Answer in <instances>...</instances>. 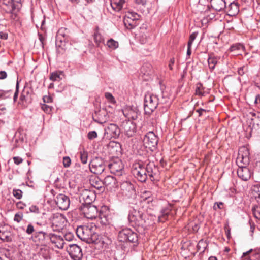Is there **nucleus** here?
Instances as JSON below:
<instances>
[{
    "label": "nucleus",
    "mask_w": 260,
    "mask_h": 260,
    "mask_svg": "<svg viewBox=\"0 0 260 260\" xmlns=\"http://www.w3.org/2000/svg\"><path fill=\"white\" fill-rule=\"evenodd\" d=\"M229 15L230 16H235L239 12L238 6L235 3H231L229 7Z\"/></svg>",
    "instance_id": "obj_29"
},
{
    "label": "nucleus",
    "mask_w": 260,
    "mask_h": 260,
    "mask_svg": "<svg viewBox=\"0 0 260 260\" xmlns=\"http://www.w3.org/2000/svg\"><path fill=\"white\" fill-rule=\"evenodd\" d=\"M108 166L111 172L113 174L120 172L124 168L122 162L117 158L109 163Z\"/></svg>",
    "instance_id": "obj_20"
},
{
    "label": "nucleus",
    "mask_w": 260,
    "mask_h": 260,
    "mask_svg": "<svg viewBox=\"0 0 260 260\" xmlns=\"http://www.w3.org/2000/svg\"><path fill=\"white\" fill-rule=\"evenodd\" d=\"M170 212L171 209L170 207L166 208L161 210V215L158 217L159 221L162 222H165L167 219Z\"/></svg>",
    "instance_id": "obj_27"
},
{
    "label": "nucleus",
    "mask_w": 260,
    "mask_h": 260,
    "mask_svg": "<svg viewBox=\"0 0 260 260\" xmlns=\"http://www.w3.org/2000/svg\"><path fill=\"white\" fill-rule=\"evenodd\" d=\"M74 238L73 234L71 232L67 233L64 235V238L67 241H71Z\"/></svg>",
    "instance_id": "obj_52"
},
{
    "label": "nucleus",
    "mask_w": 260,
    "mask_h": 260,
    "mask_svg": "<svg viewBox=\"0 0 260 260\" xmlns=\"http://www.w3.org/2000/svg\"><path fill=\"white\" fill-rule=\"evenodd\" d=\"M122 194L128 198H134L136 196L134 185L129 181H124L120 185Z\"/></svg>",
    "instance_id": "obj_11"
},
{
    "label": "nucleus",
    "mask_w": 260,
    "mask_h": 260,
    "mask_svg": "<svg viewBox=\"0 0 260 260\" xmlns=\"http://www.w3.org/2000/svg\"><path fill=\"white\" fill-rule=\"evenodd\" d=\"M82 210L84 216L88 219H94L99 216L100 222L103 224H107L109 223L108 216L102 212L98 213V210L96 206L93 205H87L83 206Z\"/></svg>",
    "instance_id": "obj_5"
},
{
    "label": "nucleus",
    "mask_w": 260,
    "mask_h": 260,
    "mask_svg": "<svg viewBox=\"0 0 260 260\" xmlns=\"http://www.w3.org/2000/svg\"><path fill=\"white\" fill-rule=\"evenodd\" d=\"M146 68L150 70V65L148 63L144 64L142 66V67L141 68V73L144 74V75H145L146 74H148V73H147V70H146Z\"/></svg>",
    "instance_id": "obj_51"
},
{
    "label": "nucleus",
    "mask_w": 260,
    "mask_h": 260,
    "mask_svg": "<svg viewBox=\"0 0 260 260\" xmlns=\"http://www.w3.org/2000/svg\"><path fill=\"white\" fill-rule=\"evenodd\" d=\"M116 183V178L112 176H107L104 179L103 184L106 186L114 187Z\"/></svg>",
    "instance_id": "obj_26"
},
{
    "label": "nucleus",
    "mask_w": 260,
    "mask_h": 260,
    "mask_svg": "<svg viewBox=\"0 0 260 260\" xmlns=\"http://www.w3.org/2000/svg\"><path fill=\"white\" fill-rule=\"evenodd\" d=\"M97 137L98 134L95 131H90L87 134V137L89 140H93Z\"/></svg>",
    "instance_id": "obj_50"
},
{
    "label": "nucleus",
    "mask_w": 260,
    "mask_h": 260,
    "mask_svg": "<svg viewBox=\"0 0 260 260\" xmlns=\"http://www.w3.org/2000/svg\"><path fill=\"white\" fill-rule=\"evenodd\" d=\"M61 74V72H53L50 75V79L53 81H59L61 79V78L60 77Z\"/></svg>",
    "instance_id": "obj_39"
},
{
    "label": "nucleus",
    "mask_w": 260,
    "mask_h": 260,
    "mask_svg": "<svg viewBox=\"0 0 260 260\" xmlns=\"http://www.w3.org/2000/svg\"><path fill=\"white\" fill-rule=\"evenodd\" d=\"M67 39V38L64 36H62L59 31L56 37V44L58 45V43H63L66 44Z\"/></svg>",
    "instance_id": "obj_40"
},
{
    "label": "nucleus",
    "mask_w": 260,
    "mask_h": 260,
    "mask_svg": "<svg viewBox=\"0 0 260 260\" xmlns=\"http://www.w3.org/2000/svg\"><path fill=\"white\" fill-rule=\"evenodd\" d=\"M105 97L106 98V99L108 101L109 103L113 104L116 103L115 99L111 93L105 92Z\"/></svg>",
    "instance_id": "obj_41"
},
{
    "label": "nucleus",
    "mask_w": 260,
    "mask_h": 260,
    "mask_svg": "<svg viewBox=\"0 0 260 260\" xmlns=\"http://www.w3.org/2000/svg\"><path fill=\"white\" fill-rule=\"evenodd\" d=\"M53 231H59L64 225V218L61 214L54 215L51 219Z\"/></svg>",
    "instance_id": "obj_16"
},
{
    "label": "nucleus",
    "mask_w": 260,
    "mask_h": 260,
    "mask_svg": "<svg viewBox=\"0 0 260 260\" xmlns=\"http://www.w3.org/2000/svg\"><path fill=\"white\" fill-rule=\"evenodd\" d=\"M209 5L202 4V3L198 2V5L197 6V10L198 12L200 13H203L204 12H206L208 10Z\"/></svg>",
    "instance_id": "obj_32"
},
{
    "label": "nucleus",
    "mask_w": 260,
    "mask_h": 260,
    "mask_svg": "<svg viewBox=\"0 0 260 260\" xmlns=\"http://www.w3.org/2000/svg\"><path fill=\"white\" fill-rule=\"evenodd\" d=\"M12 93V91L11 90H0V99L5 100L8 98H10Z\"/></svg>",
    "instance_id": "obj_34"
},
{
    "label": "nucleus",
    "mask_w": 260,
    "mask_h": 260,
    "mask_svg": "<svg viewBox=\"0 0 260 260\" xmlns=\"http://www.w3.org/2000/svg\"><path fill=\"white\" fill-rule=\"evenodd\" d=\"M123 22L126 28L129 29H133L137 25L136 21L125 18L124 19Z\"/></svg>",
    "instance_id": "obj_30"
},
{
    "label": "nucleus",
    "mask_w": 260,
    "mask_h": 260,
    "mask_svg": "<svg viewBox=\"0 0 260 260\" xmlns=\"http://www.w3.org/2000/svg\"><path fill=\"white\" fill-rule=\"evenodd\" d=\"M120 134V130L118 126L113 123H111L105 129L104 136L107 139L119 137Z\"/></svg>",
    "instance_id": "obj_15"
},
{
    "label": "nucleus",
    "mask_w": 260,
    "mask_h": 260,
    "mask_svg": "<svg viewBox=\"0 0 260 260\" xmlns=\"http://www.w3.org/2000/svg\"><path fill=\"white\" fill-rule=\"evenodd\" d=\"M90 171L95 174H101L105 170L106 164L104 160L100 157L93 158L90 162Z\"/></svg>",
    "instance_id": "obj_9"
},
{
    "label": "nucleus",
    "mask_w": 260,
    "mask_h": 260,
    "mask_svg": "<svg viewBox=\"0 0 260 260\" xmlns=\"http://www.w3.org/2000/svg\"><path fill=\"white\" fill-rule=\"evenodd\" d=\"M125 0H111L110 5L114 11L119 12L123 8Z\"/></svg>",
    "instance_id": "obj_25"
},
{
    "label": "nucleus",
    "mask_w": 260,
    "mask_h": 260,
    "mask_svg": "<svg viewBox=\"0 0 260 260\" xmlns=\"http://www.w3.org/2000/svg\"><path fill=\"white\" fill-rule=\"evenodd\" d=\"M66 249L72 259L81 260L83 256L82 249L77 244H70Z\"/></svg>",
    "instance_id": "obj_13"
},
{
    "label": "nucleus",
    "mask_w": 260,
    "mask_h": 260,
    "mask_svg": "<svg viewBox=\"0 0 260 260\" xmlns=\"http://www.w3.org/2000/svg\"><path fill=\"white\" fill-rule=\"evenodd\" d=\"M43 101H44V102L45 103H50L52 102V98L51 97H50L49 96H47V95H45V96H43Z\"/></svg>",
    "instance_id": "obj_61"
},
{
    "label": "nucleus",
    "mask_w": 260,
    "mask_h": 260,
    "mask_svg": "<svg viewBox=\"0 0 260 260\" xmlns=\"http://www.w3.org/2000/svg\"><path fill=\"white\" fill-rule=\"evenodd\" d=\"M158 138L152 131L148 132L143 138L144 145L153 151L156 149L158 142Z\"/></svg>",
    "instance_id": "obj_8"
},
{
    "label": "nucleus",
    "mask_w": 260,
    "mask_h": 260,
    "mask_svg": "<svg viewBox=\"0 0 260 260\" xmlns=\"http://www.w3.org/2000/svg\"><path fill=\"white\" fill-rule=\"evenodd\" d=\"M212 8L217 11H221L226 7L224 0H210Z\"/></svg>",
    "instance_id": "obj_23"
},
{
    "label": "nucleus",
    "mask_w": 260,
    "mask_h": 260,
    "mask_svg": "<svg viewBox=\"0 0 260 260\" xmlns=\"http://www.w3.org/2000/svg\"><path fill=\"white\" fill-rule=\"evenodd\" d=\"M29 211L36 214L39 213V209L38 207L32 205L29 208Z\"/></svg>",
    "instance_id": "obj_55"
},
{
    "label": "nucleus",
    "mask_w": 260,
    "mask_h": 260,
    "mask_svg": "<svg viewBox=\"0 0 260 260\" xmlns=\"http://www.w3.org/2000/svg\"><path fill=\"white\" fill-rule=\"evenodd\" d=\"M195 39V32H192L189 38V40L187 44V55L189 56L191 54V47L193 43L194 40Z\"/></svg>",
    "instance_id": "obj_31"
},
{
    "label": "nucleus",
    "mask_w": 260,
    "mask_h": 260,
    "mask_svg": "<svg viewBox=\"0 0 260 260\" xmlns=\"http://www.w3.org/2000/svg\"><path fill=\"white\" fill-rule=\"evenodd\" d=\"M0 38L4 40H6L8 38V34L3 32H0Z\"/></svg>",
    "instance_id": "obj_62"
},
{
    "label": "nucleus",
    "mask_w": 260,
    "mask_h": 260,
    "mask_svg": "<svg viewBox=\"0 0 260 260\" xmlns=\"http://www.w3.org/2000/svg\"><path fill=\"white\" fill-rule=\"evenodd\" d=\"M108 108H102L95 111L92 115L93 120L100 124L105 123L109 119Z\"/></svg>",
    "instance_id": "obj_14"
},
{
    "label": "nucleus",
    "mask_w": 260,
    "mask_h": 260,
    "mask_svg": "<svg viewBox=\"0 0 260 260\" xmlns=\"http://www.w3.org/2000/svg\"><path fill=\"white\" fill-rule=\"evenodd\" d=\"M146 215L142 211L133 209L129 212L128 219L132 226L144 229L146 226Z\"/></svg>",
    "instance_id": "obj_4"
},
{
    "label": "nucleus",
    "mask_w": 260,
    "mask_h": 260,
    "mask_svg": "<svg viewBox=\"0 0 260 260\" xmlns=\"http://www.w3.org/2000/svg\"><path fill=\"white\" fill-rule=\"evenodd\" d=\"M120 144L119 143H116L114 142H111L109 145V148H115L116 149V151H117V149H119L120 148Z\"/></svg>",
    "instance_id": "obj_56"
},
{
    "label": "nucleus",
    "mask_w": 260,
    "mask_h": 260,
    "mask_svg": "<svg viewBox=\"0 0 260 260\" xmlns=\"http://www.w3.org/2000/svg\"><path fill=\"white\" fill-rule=\"evenodd\" d=\"M158 105V99L156 95L151 93L145 94L144 98V109L147 114H150Z\"/></svg>",
    "instance_id": "obj_6"
},
{
    "label": "nucleus",
    "mask_w": 260,
    "mask_h": 260,
    "mask_svg": "<svg viewBox=\"0 0 260 260\" xmlns=\"http://www.w3.org/2000/svg\"><path fill=\"white\" fill-rule=\"evenodd\" d=\"M243 152L244 153H245V157H243V156L242 157L238 156L237 163L238 165H240V164H241L243 166H246L249 164V152L248 150L245 148L244 149Z\"/></svg>",
    "instance_id": "obj_24"
},
{
    "label": "nucleus",
    "mask_w": 260,
    "mask_h": 260,
    "mask_svg": "<svg viewBox=\"0 0 260 260\" xmlns=\"http://www.w3.org/2000/svg\"><path fill=\"white\" fill-rule=\"evenodd\" d=\"M158 169L153 161L149 160L145 162L138 161L132 165V173L140 182H145L149 177L151 181L154 180V176Z\"/></svg>",
    "instance_id": "obj_2"
},
{
    "label": "nucleus",
    "mask_w": 260,
    "mask_h": 260,
    "mask_svg": "<svg viewBox=\"0 0 260 260\" xmlns=\"http://www.w3.org/2000/svg\"><path fill=\"white\" fill-rule=\"evenodd\" d=\"M239 168L237 170V175L238 177L243 181L248 180L251 175L250 170L246 166H243L242 165H238Z\"/></svg>",
    "instance_id": "obj_19"
},
{
    "label": "nucleus",
    "mask_w": 260,
    "mask_h": 260,
    "mask_svg": "<svg viewBox=\"0 0 260 260\" xmlns=\"http://www.w3.org/2000/svg\"><path fill=\"white\" fill-rule=\"evenodd\" d=\"M244 46L241 44H236L231 46L230 51H234L235 50H238L243 49Z\"/></svg>",
    "instance_id": "obj_46"
},
{
    "label": "nucleus",
    "mask_w": 260,
    "mask_h": 260,
    "mask_svg": "<svg viewBox=\"0 0 260 260\" xmlns=\"http://www.w3.org/2000/svg\"><path fill=\"white\" fill-rule=\"evenodd\" d=\"M90 184L98 190L102 192L104 190L103 181L99 177H92L89 179Z\"/></svg>",
    "instance_id": "obj_21"
},
{
    "label": "nucleus",
    "mask_w": 260,
    "mask_h": 260,
    "mask_svg": "<svg viewBox=\"0 0 260 260\" xmlns=\"http://www.w3.org/2000/svg\"><path fill=\"white\" fill-rule=\"evenodd\" d=\"M196 112L198 113L199 116H200L203 114V113H206V111L203 109H199L196 110Z\"/></svg>",
    "instance_id": "obj_63"
},
{
    "label": "nucleus",
    "mask_w": 260,
    "mask_h": 260,
    "mask_svg": "<svg viewBox=\"0 0 260 260\" xmlns=\"http://www.w3.org/2000/svg\"><path fill=\"white\" fill-rule=\"evenodd\" d=\"M247 66H243L238 69V73L240 76H243L248 71Z\"/></svg>",
    "instance_id": "obj_44"
},
{
    "label": "nucleus",
    "mask_w": 260,
    "mask_h": 260,
    "mask_svg": "<svg viewBox=\"0 0 260 260\" xmlns=\"http://www.w3.org/2000/svg\"><path fill=\"white\" fill-rule=\"evenodd\" d=\"M93 37L94 42L98 46H99L101 43H103L104 38L101 35V34L99 32L97 31L95 32L93 35Z\"/></svg>",
    "instance_id": "obj_35"
},
{
    "label": "nucleus",
    "mask_w": 260,
    "mask_h": 260,
    "mask_svg": "<svg viewBox=\"0 0 260 260\" xmlns=\"http://www.w3.org/2000/svg\"><path fill=\"white\" fill-rule=\"evenodd\" d=\"M223 203L222 202H216L213 208L214 210H217L218 209H221L223 208Z\"/></svg>",
    "instance_id": "obj_54"
},
{
    "label": "nucleus",
    "mask_w": 260,
    "mask_h": 260,
    "mask_svg": "<svg viewBox=\"0 0 260 260\" xmlns=\"http://www.w3.org/2000/svg\"><path fill=\"white\" fill-rule=\"evenodd\" d=\"M26 206V204L22 202H19L16 204V207L19 209H23Z\"/></svg>",
    "instance_id": "obj_59"
},
{
    "label": "nucleus",
    "mask_w": 260,
    "mask_h": 260,
    "mask_svg": "<svg viewBox=\"0 0 260 260\" xmlns=\"http://www.w3.org/2000/svg\"><path fill=\"white\" fill-rule=\"evenodd\" d=\"M122 127L124 129L125 135L128 137H133L137 132L136 123L129 120H125L123 122Z\"/></svg>",
    "instance_id": "obj_17"
},
{
    "label": "nucleus",
    "mask_w": 260,
    "mask_h": 260,
    "mask_svg": "<svg viewBox=\"0 0 260 260\" xmlns=\"http://www.w3.org/2000/svg\"><path fill=\"white\" fill-rule=\"evenodd\" d=\"M14 0H4L1 2L2 8L7 13L16 15L19 11V5L14 3Z\"/></svg>",
    "instance_id": "obj_12"
},
{
    "label": "nucleus",
    "mask_w": 260,
    "mask_h": 260,
    "mask_svg": "<svg viewBox=\"0 0 260 260\" xmlns=\"http://www.w3.org/2000/svg\"><path fill=\"white\" fill-rule=\"evenodd\" d=\"M196 95L200 96H204L206 92L204 91V88L201 83H198L196 84Z\"/></svg>",
    "instance_id": "obj_33"
},
{
    "label": "nucleus",
    "mask_w": 260,
    "mask_h": 260,
    "mask_svg": "<svg viewBox=\"0 0 260 260\" xmlns=\"http://www.w3.org/2000/svg\"><path fill=\"white\" fill-rule=\"evenodd\" d=\"M123 114L128 119L135 120L138 118L139 110L137 108L129 107L123 111Z\"/></svg>",
    "instance_id": "obj_22"
},
{
    "label": "nucleus",
    "mask_w": 260,
    "mask_h": 260,
    "mask_svg": "<svg viewBox=\"0 0 260 260\" xmlns=\"http://www.w3.org/2000/svg\"><path fill=\"white\" fill-rule=\"evenodd\" d=\"M252 212L254 216L257 219L260 220V205H255L252 208Z\"/></svg>",
    "instance_id": "obj_38"
},
{
    "label": "nucleus",
    "mask_w": 260,
    "mask_h": 260,
    "mask_svg": "<svg viewBox=\"0 0 260 260\" xmlns=\"http://www.w3.org/2000/svg\"><path fill=\"white\" fill-rule=\"evenodd\" d=\"M55 203L59 209L66 210L70 205L69 198L63 194H59L55 199Z\"/></svg>",
    "instance_id": "obj_18"
},
{
    "label": "nucleus",
    "mask_w": 260,
    "mask_h": 260,
    "mask_svg": "<svg viewBox=\"0 0 260 260\" xmlns=\"http://www.w3.org/2000/svg\"><path fill=\"white\" fill-rule=\"evenodd\" d=\"M71 162V160L69 156H64L63 158V165L64 168L70 167Z\"/></svg>",
    "instance_id": "obj_47"
},
{
    "label": "nucleus",
    "mask_w": 260,
    "mask_h": 260,
    "mask_svg": "<svg viewBox=\"0 0 260 260\" xmlns=\"http://www.w3.org/2000/svg\"><path fill=\"white\" fill-rule=\"evenodd\" d=\"M18 93H19V81L17 80L16 85V90H15V92L14 93V95L13 96L14 102L16 101L17 98H18Z\"/></svg>",
    "instance_id": "obj_53"
},
{
    "label": "nucleus",
    "mask_w": 260,
    "mask_h": 260,
    "mask_svg": "<svg viewBox=\"0 0 260 260\" xmlns=\"http://www.w3.org/2000/svg\"><path fill=\"white\" fill-rule=\"evenodd\" d=\"M79 199L83 206L91 205L96 199V194L94 191L84 189L81 191Z\"/></svg>",
    "instance_id": "obj_10"
},
{
    "label": "nucleus",
    "mask_w": 260,
    "mask_h": 260,
    "mask_svg": "<svg viewBox=\"0 0 260 260\" xmlns=\"http://www.w3.org/2000/svg\"><path fill=\"white\" fill-rule=\"evenodd\" d=\"M174 62H175L174 58H171L169 61V67L170 70L173 69V66L174 65Z\"/></svg>",
    "instance_id": "obj_64"
},
{
    "label": "nucleus",
    "mask_w": 260,
    "mask_h": 260,
    "mask_svg": "<svg viewBox=\"0 0 260 260\" xmlns=\"http://www.w3.org/2000/svg\"><path fill=\"white\" fill-rule=\"evenodd\" d=\"M220 59V57L218 56H215L213 55H210L208 58V62L209 67L210 69L213 70L215 68L216 64Z\"/></svg>",
    "instance_id": "obj_28"
},
{
    "label": "nucleus",
    "mask_w": 260,
    "mask_h": 260,
    "mask_svg": "<svg viewBox=\"0 0 260 260\" xmlns=\"http://www.w3.org/2000/svg\"><path fill=\"white\" fill-rule=\"evenodd\" d=\"M80 159L83 164H85L87 162L88 154L86 152H81L80 153Z\"/></svg>",
    "instance_id": "obj_43"
},
{
    "label": "nucleus",
    "mask_w": 260,
    "mask_h": 260,
    "mask_svg": "<svg viewBox=\"0 0 260 260\" xmlns=\"http://www.w3.org/2000/svg\"><path fill=\"white\" fill-rule=\"evenodd\" d=\"M139 17L140 16L135 12H128L125 18L136 21L139 19Z\"/></svg>",
    "instance_id": "obj_37"
},
{
    "label": "nucleus",
    "mask_w": 260,
    "mask_h": 260,
    "mask_svg": "<svg viewBox=\"0 0 260 260\" xmlns=\"http://www.w3.org/2000/svg\"><path fill=\"white\" fill-rule=\"evenodd\" d=\"M97 226L94 223L78 226L76 229L78 237L82 240L89 243H97L99 241V235L96 232Z\"/></svg>",
    "instance_id": "obj_3"
},
{
    "label": "nucleus",
    "mask_w": 260,
    "mask_h": 260,
    "mask_svg": "<svg viewBox=\"0 0 260 260\" xmlns=\"http://www.w3.org/2000/svg\"><path fill=\"white\" fill-rule=\"evenodd\" d=\"M22 191L19 189H13V195L17 199H20L22 197Z\"/></svg>",
    "instance_id": "obj_42"
},
{
    "label": "nucleus",
    "mask_w": 260,
    "mask_h": 260,
    "mask_svg": "<svg viewBox=\"0 0 260 260\" xmlns=\"http://www.w3.org/2000/svg\"><path fill=\"white\" fill-rule=\"evenodd\" d=\"M14 162L16 165H19L23 161V159L19 156H15L13 157Z\"/></svg>",
    "instance_id": "obj_58"
},
{
    "label": "nucleus",
    "mask_w": 260,
    "mask_h": 260,
    "mask_svg": "<svg viewBox=\"0 0 260 260\" xmlns=\"http://www.w3.org/2000/svg\"><path fill=\"white\" fill-rule=\"evenodd\" d=\"M41 108L45 113L47 114H49L52 109V107L51 106H48L45 104L42 105Z\"/></svg>",
    "instance_id": "obj_48"
},
{
    "label": "nucleus",
    "mask_w": 260,
    "mask_h": 260,
    "mask_svg": "<svg viewBox=\"0 0 260 260\" xmlns=\"http://www.w3.org/2000/svg\"><path fill=\"white\" fill-rule=\"evenodd\" d=\"M118 240L121 242H129L137 244L138 241V236L137 234L131 229L126 228L118 233Z\"/></svg>",
    "instance_id": "obj_7"
},
{
    "label": "nucleus",
    "mask_w": 260,
    "mask_h": 260,
    "mask_svg": "<svg viewBox=\"0 0 260 260\" xmlns=\"http://www.w3.org/2000/svg\"><path fill=\"white\" fill-rule=\"evenodd\" d=\"M25 232L27 235L31 236V240L37 245L45 246L51 241L55 244L58 242V244L56 245L58 248H63L65 243L60 236L57 237L53 234L40 230L31 223L27 225Z\"/></svg>",
    "instance_id": "obj_1"
},
{
    "label": "nucleus",
    "mask_w": 260,
    "mask_h": 260,
    "mask_svg": "<svg viewBox=\"0 0 260 260\" xmlns=\"http://www.w3.org/2000/svg\"><path fill=\"white\" fill-rule=\"evenodd\" d=\"M143 194L145 196V198L146 200H148V202H151L152 200H150V196H151V192L149 191H145L144 192Z\"/></svg>",
    "instance_id": "obj_57"
},
{
    "label": "nucleus",
    "mask_w": 260,
    "mask_h": 260,
    "mask_svg": "<svg viewBox=\"0 0 260 260\" xmlns=\"http://www.w3.org/2000/svg\"><path fill=\"white\" fill-rule=\"evenodd\" d=\"M23 213L22 212H18L15 214L14 218V220L17 223H19L23 218Z\"/></svg>",
    "instance_id": "obj_49"
},
{
    "label": "nucleus",
    "mask_w": 260,
    "mask_h": 260,
    "mask_svg": "<svg viewBox=\"0 0 260 260\" xmlns=\"http://www.w3.org/2000/svg\"><path fill=\"white\" fill-rule=\"evenodd\" d=\"M7 77V73L4 71H0V79H6Z\"/></svg>",
    "instance_id": "obj_60"
},
{
    "label": "nucleus",
    "mask_w": 260,
    "mask_h": 260,
    "mask_svg": "<svg viewBox=\"0 0 260 260\" xmlns=\"http://www.w3.org/2000/svg\"><path fill=\"white\" fill-rule=\"evenodd\" d=\"M57 48V52L58 53H63V51L65 50V44L63 43H58V45L56 44Z\"/></svg>",
    "instance_id": "obj_45"
},
{
    "label": "nucleus",
    "mask_w": 260,
    "mask_h": 260,
    "mask_svg": "<svg viewBox=\"0 0 260 260\" xmlns=\"http://www.w3.org/2000/svg\"><path fill=\"white\" fill-rule=\"evenodd\" d=\"M107 45L109 48L114 50L118 47L119 44L117 41H116L112 39H110L108 40Z\"/></svg>",
    "instance_id": "obj_36"
}]
</instances>
